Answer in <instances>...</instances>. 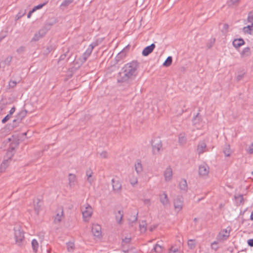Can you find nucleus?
<instances>
[{
	"mask_svg": "<svg viewBox=\"0 0 253 253\" xmlns=\"http://www.w3.org/2000/svg\"><path fill=\"white\" fill-rule=\"evenodd\" d=\"M83 216L85 221H87L88 218H89L92 213V209L91 207L86 204L84 206V208H83L82 209Z\"/></svg>",
	"mask_w": 253,
	"mask_h": 253,
	"instance_id": "3",
	"label": "nucleus"
},
{
	"mask_svg": "<svg viewBox=\"0 0 253 253\" xmlns=\"http://www.w3.org/2000/svg\"><path fill=\"white\" fill-rule=\"evenodd\" d=\"M243 30L245 33L251 35L252 32L253 31V23L251 25H248L247 27H244Z\"/></svg>",
	"mask_w": 253,
	"mask_h": 253,
	"instance_id": "27",
	"label": "nucleus"
},
{
	"mask_svg": "<svg viewBox=\"0 0 253 253\" xmlns=\"http://www.w3.org/2000/svg\"><path fill=\"white\" fill-rule=\"evenodd\" d=\"M188 246L190 249H193L196 247L195 240L190 239L188 241Z\"/></svg>",
	"mask_w": 253,
	"mask_h": 253,
	"instance_id": "35",
	"label": "nucleus"
},
{
	"mask_svg": "<svg viewBox=\"0 0 253 253\" xmlns=\"http://www.w3.org/2000/svg\"><path fill=\"white\" fill-rule=\"evenodd\" d=\"M96 44L95 43H93L90 44L88 46V48H87V49L86 50L85 52L87 54H88L90 56L92 51L93 48L95 46H96Z\"/></svg>",
	"mask_w": 253,
	"mask_h": 253,
	"instance_id": "31",
	"label": "nucleus"
},
{
	"mask_svg": "<svg viewBox=\"0 0 253 253\" xmlns=\"http://www.w3.org/2000/svg\"><path fill=\"white\" fill-rule=\"evenodd\" d=\"M125 54L124 52L122 51V52H121L120 53H119L117 55V56L116 58H117V60H120L121 58H123V57H125Z\"/></svg>",
	"mask_w": 253,
	"mask_h": 253,
	"instance_id": "47",
	"label": "nucleus"
},
{
	"mask_svg": "<svg viewBox=\"0 0 253 253\" xmlns=\"http://www.w3.org/2000/svg\"><path fill=\"white\" fill-rule=\"evenodd\" d=\"M92 174L93 171L91 169L89 168L86 170V175L87 176V180L90 184H91L93 181V179L91 178Z\"/></svg>",
	"mask_w": 253,
	"mask_h": 253,
	"instance_id": "21",
	"label": "nucleus"
},
{
	"mask_svg": "<svg viewBox=\"0 0 253 253\" xmlns=\"http://www.w3.org/2000/svg\"><path fill=\"white\" fill-rule=\"evenodd\" d=\"M251 55V49L249 47H245L241 52V56L243 57H247Z\"/></svg>",
	"mask_w": 253,
	"mask_h": 253,
	"instance_id": "23",
	"label": "nucleus"
},
{
	"mask_svg": "<svg viewBox=\"0 0 253 253\" xmlns=\"http://www.w3.org/2000/svg\"><path fill=\"white\" fill-rule=\"evenodd\" d=\"M223 153L226 157L230 156L231 149L229 145H225L223 149Z\"/></svg>",
	"mask_w": 253,
	"mask_h": 253,
	"instance_id": "30",
	"label": "nucleus"
},
{
	"mask_svg": "<svg viewBox=\"0 0 253 253\" xmlns=\"http://www.w3.org/2000/svg\"><path fill=\"white\" fill-rule=\"evenodd\" d=\"M123 216L124 213L123 211H118L117 213H116V219L118 224H121Z\"/></svg>",
	"mask_w": 253,
	"mask_h": 253,
	"instance_id": "22",
	"label": "nucleus"
},
{
	"mask_svg": "<svg viewBox=\"0 0 253 253\" xmlns=\"http://www.w3.org/2000/svg\"><path fill=\"white\" fill-rule=\"evenodd\" d=\"M246 151L249 154H253V143L249 146L248 148L246 149Z\"/></svg>",
	"mask_w": 253,
	"mask_h": 253,
	"instance_id": "42",
	"label": "nucleus"
},
{
	"mask_svg": "<svg viewBox=\"0 0 253 253\" xmlns=\"http://www.w3.org/2000/svg\"><path fill=\"white\" fill-rule=\"evenodd\" d=\"M25 51V47L24 46H21L20 47H19L17 49V52L19 53V54H21V53H23L24 52V51Z\"/></svg>",
	"mask_w": 253,
	"mask_h": 253,
	"instance_id": "50",
	"label": "nucleus"
},
{
	"mask_svg": "<svg viewBox=\"0 0 253 253\" xmlns=\"http://www.w3.org/2000/svg\"><path fill=\"white\" fill-rule=\"evenodd\" d=\"M137 213L136 214V215H134L133 216H132L131 218L129 219V220L130 221H131L132 222H135L137 220Z\"/></svg>",
	"mask_w": 253,
	"mask_h": 253,
	"instance_id": "54",
	"label": "nucleus"
},
{
	"mask_svg": "<svg viewBox=\"0 0 253 253\" xmlns=\"http://www.w3.org/2000/svg\"><path fill=\"white\" fill-rule=\"evenodd\" d=\"M112 184L113 189L114 192L119 193L121 192L122 189V184L118 180H115L114 179H112Z\"/></svg>",
	"mask_w": 253,
	"mask_h": 253,
	"instance_id": "11",
	"label": "nucleus"
},
{
	"mask_svg": "<svg viewBox=\"0 0 253 253\" xmlns=\"http://www.w3.org/2000/svg\"><path fill=\"white\" fill-rule=\"evenodd\" d=\"M164 176L165 180L167 182L170 181L172 178V169L169 167L166 168L164 172Z\"/></svg>",
	"mask_w": 253,
	"mask_h": 253,
	"instance_id": "10",
	"label": "nucleus"
},
{
	"mask_svg": "<svg viewBox=\"0 0 253 253\" xmlns=\"http://www.w3.org/2000/svg\"><path fill=\"white\" fill-rule=\"evenodd\" d=\"M228 25L227 24H224L222 29V32L223 33H226L228 31Z\"/></svg>",
	"mask_w": 253,
	"mask_h": 253,
	"instance_id": "44",
	"label": "nucleus"
},
{
	"mask_svg": "<svg viewBox=\"0 0 253 253\" xmlns=\"http://www.w3.org/2000/svg\"><path fill=\"white\" fill-rule=\"evenodd\" d=\"M15 107H13L11 108L9 112V115L10 116H12V115L15 112Z\"/></svg>",
	"mask_w": 253,
	"mask_h": 253,
	"instance_id": "56",
	"label": "nucleus"
},
{
	"mask_svg": "<svg viewBox=\"0 0 253 253\" xmlns=\"http://www.w3.org/2000/svg\"><path fill=\"white\" fill-rule=\"evenodd\" d=\"M244 74H241V75H239L237 76V81H240L244 77Z\"/></svg>",
	"mask_w": 253,
	"mask_h": 253,
	"instance_id": "58",
	"label": "nucleus"
},
{
	"mask_svg": "<svg viewBox=\"0 0 253 253\" xmlns=\"http://www.w3.org/2000/svg\"><path fill=\"white\" fill-rule=\"evenodd\" d=\"M9 160H5L3 161L0 167V172H3L9 165Z\"/></svg>",
	"mask_w": 253,
	"mask_h": 253,
	"instance_id": "25",
	"label": "nucleus"
},
{
	"mask_svg": "<svg viewBox=\"0 0 253 253\" xmlns=\"http://www.w3.org/2000/svg\"><path fill=\"white\" fill-rule=\"evenodd\" d=\"M129 182H130V183L131 184V185L132 186H134L138 182L137 176H135L134 173H132L130 177Z\"/></svg>",
	"mask_w": 253,
	"mask_h": 253,
	"instance_id": "26",
	"label": "nucleus"
},
{
	"mask_svg": "<svg viewBox=\"0 0 253 253\" xmlns=\"http://www.w3.org/2000/svg\"><path fill=\"white\" fill-rule=\"evenodd\" d=\"M233 45L236 48H239L245 44L244 40L242 38L235 39L232 42Z\"/></svg>",
	"mask_w": 253,
	"mask_h": 253,
	"instance_id": "17",
	"label": "nucleus"
},
{
	"mask_svg": "<svg viewBox=\"0 0 253 253\" xmlns=\"http://www.w3.org/2000/svg\"><path fill=\"white\" fill-rule=\"evenodd\" d=\"M69 185L71 188L75 185L77 181L76 176L73 173H69L68 175Z\"/></svg>",
	"mask_w": 253,
	"mask_h": 253,
	"instance_id": "16",
	"label": "nucleus"
},
{
	"mask_svg": "<svg viewBox=\"0 0 253 253\" xmlns=\"http://www.w3.org/2000/svg\"><path fill=\"white\" fill-rule=\"evenodd\" d=\"M74 0H64L61 3V6H67L71 3Z\"/></svg>",
	"mask_w": 253,
	"mask_h": 253,
	"instance_id": "40",
	"label": "nucleus"
},
{
	"mask_svg": "<svg viewBox=\"0 0 253 253\" xmlns=\"http://www.w3.org/2000/svg\"><path fill=\"white\" fill-rule=\"evenodd\" d=\"M175 211L177 212L181 211L183 206V199L182 197L178 196L173 200Z\"/></svg>",
	"mask_w": 253,
	"mask_h": 253,
	"instance_id": "4",
	"label": "nucleus"
},
{
	"mask_svg": "<svg viewBox=\"0 0 253 253\" xmlns=\"http://www.w3.org/2000/svg\"><path fill=\"white\" fill-rule=\"evenodd\" d=\"M138 63L136 61H132L126 64L120 73L121 77V82H124L129 80L133 79L137 75Z\"/></svg>",
	"mask_w": 253,
	"mask_h": 253,
	"instance_id": "1",
	"label": "nucleus"
},
{
	"mask_svg": "<svg viewBox=\"0 0 253 253\" xmlns=\"http://www.w3.org/2000/svg\"><path fill=\"white\" fill-rule=\"evenodd\" d=\"M240 0H230L227 2V5L229 7H232L238 5Z\"/></svg>",
	"mask_w": 253,
	"mask_h": 253,
	"instance_id": "33",
	"label": "nucleus"
},
{
	"mask_svg": "<svg viewBox=\"0 0 253 253\" xmlns=\"http://www.w3.org/2000/svg\"><path fill=\"white\" fill-rule=\"evenodd\" d=\"M17 84V83L16 81H10L9 83V86L11 88L14 87Z\"/></svg>",
	"mask_w": 253,
	"mask_h": 253,
	"instance_id": "49",
	"label": "nucleus"
},
{
	"mask_svg": "<svg viewBox=\"0 0 253 253\" xmlns=\"http://www.w3.org/2000/svg\"><path fill=\"white\" fill-rule=\"evenodd\" d=\"M92 232L94 236L99 237L101 236V228L99 225L93 224L92 227Z\"/></svg>",
	"mask_w": 253,
	"mask_h": 253,
	"instance_id": "14",
	"label": "nucleus"
},
{
	"mask_svg": "<svg viewBox=\"0 0 253 253\" xmlns=\"http://www.w3.org/2000/svg\"><path fill=\"white\" fill-rule=\"evenodd\" d=\"M11 60H12V57L11 56H8L4 60V63L5 64H7V65H9L10 64V63L11 61Z\"/></svg>",
	"mask_w": 253,
	"mask_h": 253,
	"instance_id": "46",
	"label": "nucleus"
},
{
	"mask_svg": "<svg viewBox=\"0 0 253 253\" xmlns=\"http://www.w3.org/2000/svg\"><path fill=\"white\" fill-rule=\"evenodd\" d=\"M153 152L154 154L159 153L162 147L161 140L159 138H155L152 141Z\"/></svg>",
	"mask_w": 253,
	"mask_h": 253,
	"instance_id": "6",
	"label": "nucleus"
},
{
	"mask_svg": "<svg viewBox=\"0 0 253 253\" xmlns=\"http://www.w3.org/2000/svg\"><path fill=\"white\" fill-rule=\"evenodd\" d=\"M209 173V167L206 164L201 165L199 167V174L201 176L206 177Z\"/></svg>",
	"mask_w": 253,
	"mask_h": 253,
	"instance_id": "7",
	"label": "nucleus"
},
{
	"mask_svg": "<svg viewBox=\"0 0 253 253\" xmlns=\"http://www.w3.org/2000/svg\"><path fill=\"white\" fill-rule=\"evenodd\" d=\"M248 21L252 22L253 21V11L249 12L248 17Z\"/></svg>",
	"mask_w": 253,
	"mask_h": 253,
	"instance_id": "45",
	"label": "nucleus"
},
{
	"mask_svg": "<svg viewBox=\"0 0 253 253\" xmlns=\"http://www.w3.org/2000/svg\"><path fill=\"white\" fill-rule=\"evenodd\" d=\"M32 246L34 253H37L39 248V243L36 239L32 241Z\"/></svg>",
	"mask_w": 253,
	"mask_h": 253,
	"instance_id": "28",
	"label": "nucleus"
},
{
	"mask_svg": "<svg viewBox=\"0 0 253 253\" xmlns=\"http://www.w3.org/2000/svg\"><path fill=\"white\" fill-rule=\"evenodd\" d=\"M206 147L207 144L204 141H200L198 145L197 149L198 154H201L206 151Z\"/></svg>",
	"mask_w": 253,
	"mask_h": 253,
	"instance_id": "15",
	"label": "nucleus"
},
{
	"mask_svg": "<svg viewBox=\"0 0 253 253\" xmlns=\"http://www.w3.org/2000/svg\"><path fill=\"white\" fill-rule=\"evenodd\" d=\"M140 230L141 232H145L147 230V224L145 221H142L139 225Z\"/></svg>",
	"mask_w": 253,
	"mask_h": 253,
	"instance_id": "32",
	"label": "nucleus"
},
{
	"mask_svg": "<svg viewBox=\"0 0 253 253\" xmlns=\"http://www.w3.org/2000/svg\"><path fill=\"white\" fill-rule=\"evenodd\" d=\"M46 33V30L44 29H40L38 32L35 34L31 40V42H36L42 38Z\"/></svg>",
	"mask_w": 253,
	"mask_h": 253,
	"instance_id": "8",
	"label": "nucleus"
},
{
	"mask_svg": "<svg viewBox=\"0 0 253 253\" xmlns=\"http://www.w3.org/2000/svg\"><path fill=\"white\" fill-rule=\"evenodd\" d=\"M251 219L252 220H253V211H252L251 215Z\"/></svg>",
	"mask_w": 253,
	"mask_h": 253,
	"instance_id": "64",
	"label": "nucleus"
},
{
	"mask_svg": "<svg viewBox=\"0 0 253 253\" xmlns=\"http://www.w3.org/2000/svg\"><path fill=\"white\" fill-rule=\"evenodd\" d=\"M135 170L138 174H140L143 171V167L141 162L138 160L134 165Z\"/></svg>",
	"mask_w": 253,
	"mask_h": 253,
	"instance_id": "18",
	"label": "nucleus"
},
{
	"mask_svg": "<svg viewBox=\"0 0 253 253\" xmlns=\"http://www.w3.org/2000/svg\"><path fill=\"white\" fill-rule=\"evenodd\" d=\"M160 201L162 204L165 207H166L170 205V202L166 192H164L162 194L159 195Z\"/></svg>",
	"mask_w": 253,
	"mask_h": 253,
	"instance_id": "9",
	"label": "nucleus"
},
{
	"mask_svg": "<svg viewBox=\"0 0 253 253\" xmlns=\"http://www.w3.org/2000/svg\"><path fill=\"white\" fill-rule=\"evenodd\" d=\"M169 253H179L178 250L177 248H173L171 247L169 249Z\"/></svg>",
	"mask_w": 253,
	"mask_h": 253,
	"instance_id": "52",
	"label": "nucleus"
},
{
	"mask_svg": "<svg viewBox=\"0 0 253 253\" xmlns=\"http://www.w3.org/2000/svg\"><path fill=\"white\" fill-rule=\"evenodd\" d=\"M25 14V12H24L23 13H21L20 12H19L17 15V19H19L20 18V17H21L23 15H24Z\"/></svg>",
	"mask_w": 253,
	"mask_h": 253,
	"instance_id": "60",
	"label": "nucleus"
},
{
	"mask_svg": "<svg viewBox=\"0 0 253 253\" xmlns=\"http://www.w3.org/2000/svg\"><path fill=\"white\" fill-rule=\"evenodd\" d=\"M69 51H70L69 48H67L66 52L64 54L61 55V56H60V58L59 59L58 62H59L60 61L64 60L66 58V57L67 56V54L69 52Z\"/></svg>",
	"mask_w": 253,
	"mask_h": 253,
	"instance_id": "38",
	"label": "nucleus"
},
{
	"mask_svg": "<svg viewBox=\"0 0 253 253\" xmlns=\"http://www.w3.org/2000/svg\"><path fill=\"white\" fill-rule=\"evenodd\" d=\"M63 216V210L59 209L58 212L57 213L56 215L55 216L54 218V222L55 223H59L62 219V217Z\"/></svg>",
	"mask_w": 253,
	"mask_h": 253,
	"instance_id": "19",
	"label": "nucleus"
},
{
	"mask_svg": "<svg viewBox=\"0 0 253 253\" xmlns=\"http://www.w3.org/2000/svg\"><path fill=\"white\" fill-rule=\"evenodd\" d=\"M230 231L225 229L222 230L217 235V238L219 240H225L229 236Z\"/></svg>",
	"mask_w": 253,
	"mask_h": 253,
	"instance_id": "12",
	"label": "nucleus"
},
{
	"mask_svg": "<svg viewBox=\"0 0 253 253\" xmlns=\"http://www.w3.org/2000/svg\"><path fill=\"white\" fill-rule=\"evenodd\" d=\"M45 4V3H43V4H39L36 6H35L33 8V10H34V11H35L37 9H40L42 7V6L43 5H44Z\"/></svg>",
	"mask_w": 253,
	"mask_h": 253,
	"instance_id": "51",
	"label": "nucleus"
},
{
	"mask_svg": "<svg viewBox=\"0 0 253 253\" xmlns=\"http://www.w3.org/2000/svg\"><path fill=\"white\" fill-rule=\"evenodd\" d=\"M141 200L143 201L144 204L147 207H149L151 205V203L150 199H143Z\"/></svg>",
	"mask_w": 253,
	"mask_h": 253,
	"instance_id": "41",
	"label": "nucleus"
},
{
	"mask_svg": "<svg viewBox=\"0 0 253 253\" xmlns=\"http://www.w3.org/2000/svg\"><path fill=\"white\" fill-rule=\"evenodd\" d=\"M248 244L250 247H253V239H249L248 241Z\"/></svg>",
	"mask_w": 253,
	"mask_h": 253,
	"instance_id": "57",
	"label": "nucleus"
},
{
	"mask_svg": "<svg viewBox=\"0 0 253 253\" xmlns=\"http://www.w3.org/2000/svg\"><path fill=\"white\" fill-rule=\"evenodd\" d=\"M67 248L69 252H72L74 248V244L72 242L67 243Z\"/></svg>",
	"mask_w": 253,
	"mask_h": 253,
	"instance_id": "39",
	"label": "nucleus"
},
{
	"mask_svg": "<svg viewBox=\"0 0 253 253\" xmlns=\"http://www.w3.org/2000/svg\"><path fill=\"white\" fill-rule=\"evenodd\" d=\"M27 113L26 110L21 111L16 116V118L13 121V127H16L18 124L21 122L22 119L25 117Z\"/></svg>",
	"mask_w": 253,
	"mask_h": 253,
	"instance_id": "5",
	"label": "nucleus"
},
{
	"mask_svg": "<svg viewBox=\"0 0 253 253\" xmlns=\"http://www.w3.org/2000/svg\"><path fill=\"white\" fill-rule=\"evenodd\" d=\"M187 139L185 133H181L178 135V143L181 145H184L186 143Z\"/></svg>",
	"mask_w": 253,
	"mask_h": 253,
	"instance_id": "20",
	"label": "nucleus"
},
{
	"mask_svg": "<svg viewBox=\"0 0 253 253\" xmlns=\"http://www.w3.org/2000/svg\"><path fill=\"white\" fill-rule=\"evenodd\" d=\"M217 243L215 241H214V242H213L211 244V247L212 249H214V250H216L218 248L217 246Z\"/></svg>",
	"mask_w": 253,
	"mask_h": 253,
	"instance_id": "53",
	"label": "nucleus"
},
{
	"mask_svg": "<svg viewBox=\"0 0 253 253\" xmlns=\"http://www.w3.org/2000/svg\"><path fill=\"white\" fill-rule=\"evenodd\" d=\"M11 117V116H10L9 114H7L1 121L2 123L5 124L6 122H7L10 118Z\"/></svg>",
	"mask_w": 253,
	"mask_h": 253,
	"instance_id": "43",
	"label": "nucleus"
},
{
	"mask_svg": "<svg viewBox=\"0 0 253 253\" xmlns=\"http://www.w3.org/2000/svg\"><path fill=\"white\" fill-rule=\"evenodd\" d=\"M34 10L32 9V10L30 11L27 15V18H30L31 17V14L33 12H34Z\"/></svg>",
	"mask_w": 253,
	"mask_h": 253,
	"instance_id": "59",
	"label": "nucleus"
},
{
	"mask_svg": "<svg viewBox=\"0 0 253 253\" xmlns=\"http://www.w3.org/2000/svg\"><path fill=\"white\" fill-rule=\"evenodd\" d=\"M14 230L16 244L20 246L24 238V232L20 226L15 227Z\"/></svg>",
	"mask_w": 253,
	"mask_h": 253,
	"instance_id": "2",
	"label": "nucleus"
},
{
	"mask_svg": "<svg viewBox=\"0 0 253 253\" xmlns=\"http://www.w3.org/2000/svg\"><path fill=\"white\" fill-rule=\"evenodd\" d=\"M89 56V55L87 54L85 52H84L83 54V55L80 57L79 60L81 62L83 63L86 61L87 59L88 58V57Z\"/></svg>",
	"mask_w": 253,
	"mask_h": 253,
	"instance_id": "37",
	"label": "nucleus"
},
{
	"mask_svg": "<svg viewBox=\"0 0 253 253\" xmlns=\"http://www.w3.org/2000/svg\"><path fill=\"white\" fill-rule=\"evenodd\" d=\"M100 156L102 158L106 159L108 157V154L106 151H103L99 154Z\"/></svg>",
	"mask_w": 253,
	"mask_h": 253,
	"instance_id": "48",
	"label": "nucleus"
},
{
	"mask_svg": "<svg viewBox=\"0 0 253 253\" xmlns=\"http://www.w3.org/2000/svg\"><path fill=\"white\" fill-rule=\"evenodd\" d=\"M50 51V50L49 48L48 47L47 48V51H45V53L46 54H47V53H48Z\"/></svg>",
	"mask_w": 253,
	"mask_h": 253,
	"instance_id": "63",
	"label": "nucleus"
},
{
	"mask_svg": "<svg viewBox=\"0 0 253 253\" xmlns=\"http://www.w3.org/2000/svg\"><path fill=\"white\" fill-rule=\"evenodd\" d=\"M130 241V238L125 237L124 239H123V242L126 244L129 243Z\"/></svg>",
	"mask_w": 253,
	"mask_h": 253,
	"instance_id": "55",
	"label": "nucleus"
},
{
	"mask_svg": "<svg viewBox=\"0 0 253 253\" xmlns=\"http://www.w3.org/2000/svg\"><path fill=\"white\" fill-rule=\"evenodd\" d=\"M172 58L171 56H169L163 63V65L165 67L169 66L172 63Z\"/></svg>",
	"mask_w": 253,
	"mask_h": 253,
	"instance_id": "34",
	"label": "nucleus"
},
{
	"mask_svg": "<svg viewBox=\"0 0 253 253\" xmlns=\"http://www.w3.org/2000/svg\"><path fill=\"white\" fill-rule=\"evenodd\" d=\"M153 250L157 253H161L163 251L162 247L158 244H156Z\"/></svg>",
	"mask_w": 253,
	"mask_h": 253,
	"instance_id": "36",
	"label": "nucleus"
},
{
	"mask_svg": "<svg viewBox=\"0 0 253 253\" xmlns=\"http://www.w3.org/2000/svg\"><path fill=\"white\" fill-rule=\"evenodd\" d=\"M198 115H199V113H197V114H196V115L193 117V122L194 123H196V122H195V121H196V118L198 117Z\"/></svg>",
	"mask_w": 253,
	"mask_h": 253,
	"instance_id": "62",
	"label": "nucleus"
},
{
	"mask_svg": "<svg viewBox=\"0 0 253 253\" xmlns=\"http://www.w3.org/2000/svg\"><path fill=\"white\" fill-rule=\"evenodd\" d=\"M235 198H236V199L239 198L240 199V202H242V201L243 200V199L242 195H240L239 197H236Z\"/></svg>",
	"mask_w": 253,
	"mask_h": 253,
	"instance_id": "61",
	"label": "nucleus"
},
{
	"mask_svg": "<svg viewBox=\"0 0 253 253\" xmlns=\"http://www.w3.org/2000/svg\"><path fill=\"white\" fill-rule=\"evenodd\" d=\"M34 209L38 214L39 213V211L41 210V205L40 204V200L39 199H37L34 201Z\"/></svg>",
	"mask_w": 253,
	"mask_h": 253,
	"instance_id": "24",
	"label": "nucleus"
},
{
	"mask_svg": "<svg viewBox=\"0 0 253 253\" xmlns=\"http://www.w3.org/2000/svg\"><path fill=\"white\" fill-rule=\"evenodd\" d=\"M155 46V44L154 43H152L150 45L146 46L142 51V55L144 56H148L153 52Z\"/></svg>",
	"mask_w": 253,
	"mask_h": 253,
	"instance_id": "13",
	"label": "nucleus"
},
{
	"mask_svg": "<svg viewBox=\"0 0 253 253\" xmlns=\"http://www.w3.org/2000/svg\"><path fill=\"white\" fill-rule=\"evenodd\" d=\"M179 188L181 190L186 191L187 188V182L186 180L183 179L179 183Z\"/></svg>",
	"mask_w": 253,
	"mask_h": 253,
	"instance_id": "29",
	"label": "nucleus"
}]
</instances>
